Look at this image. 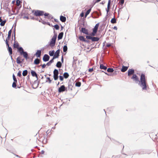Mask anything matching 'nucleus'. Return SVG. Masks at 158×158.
Here are the masks:
<instances>
[{
  "label": "nucleus",
  "mask_w": 158,
  "mask_h": 158,
  "mask_svg": "<svg viewBox=\"0 0 158 158\" xmlns=\"http://www.w3.org/2000/svg\"><path fill=\"white\" fill-rule=\"evenodd\" d=\"M134 73L135 70L134 69H129L128 70L127 75L130 77L132 75L131 79L135 81L136 83L138 84L142 88L143 90H146L147 85L145 74L143 73L141 74L139 80L138 77Z\"/></svg>",
  "instance_id": "obj_1"
},
{
  "label": "nucleus",
  "mask_w": 158,
  "mask_h": 158,
  "mask_svg": "<svg viewBox=\"0 0 158 158\" xmlns=\"http://www.w3.org/2000/svg\"><path fill=\"white\" fill-rule=\"evenodd\" d=\"M44 12L43 10H36L35 11L34 15L36 16H43Z\"/></svg>",
  "instance_id": "obj_2"
},
{
  "label": "nucleus",
  "mask_w": 158,
  "mask_h": 158,
  "mask_svg": "<svg viewBox=\"0 0 158 158\" xmlns=\"http://www.w3.org/2000/svg\"><path fill=\"white\" fill-rule=\"evenodd\" d=\"M53 77L54 80L56 81L58 80L59 76V72L57 69H55L53 71Z\"/></svg>",
  "instance_id": "obj_3"
},
{
  "label": "nucleus",
  "mask_w": 158,
  "mask_h": 158,
  "mask_svg": "<svg viewBox=\"0 0 158 158\" xmlns=\"http://www.w3.org/2000/svg\"><path fill=\"white\" fill-rule=\"evenodd\" d=\"M56 40V39L52 37L50 41L48 42V45H50L51 48L53 47L55 45Z\"/></svg>",
  "instance_id": "obj_4"
},
{
  "label": "nucleus",
  "mask_w": 158,
  "mask_h": 158,
  "mask_svg": "<svg viewBox=\"0 0 158 158\" xmlns=\"http://www.w3.org/2000/svg\"><path fill=\"white\" fill-rule=\"evenodd\" d=\"M6 43V45L8 47L7 49L9 52L10 55H11L12 54V48L11 47L9 46V44L8 43V41L7 40H5Z\"/></svg>",
  "instance_id": "obj_5"
},
{
  "label": "nucleus",
  "mask_w": 158,
  "mask_h": 158,
  "mask_svg": "<svg viewBox=\"0 0 158 158\" xmlns=\"http://www.w3.org/2000/svg\"><path fill=\"white\" fill-rule=\"evenodd\" d=\"M65 91H67L66 88L64 85H61L58 89V91L60 93L63 92Z\"/></svg>",
  "instance_id": "obj_6"
},
{
  "label": "nucleus",
  "mask_w": 158,
  "mask_h": 158,
  "mask_svg": "<svg viewBox=\"0 0 158 158\" xmlns=\"http://www.w3.org/2000/svg\"><path fill=\"white\" fill-rule=\"evenodd\" d=\"M50 59V56L47 54L44 55L43 58V60L44 62H47Z\"/></svg>",
  "instance_id": "obj_7"
},
{
  "label": "nucleus",
  "mask_w": 158,
  "mask_h": 158,
  "mask_svg": "<svg viewBox=\"0 0 158 158\" xmlns=\"http://www.w3.org/2000/svg\"><path fill=\"white\" fill-rule=\"evenodd\" d=\"M101 15V13H99L97 11H95L94 13V15L93 16V17L94 18H98L100 15Z\"/></svg>",
  "instance_id": "obj_8"
},
{
  "label": "nucleus",
  "mask_w": 158,
  "mask_h": 158,
  "mask_svg": "<svg viewBox=\"0 0 158 158\" xmlns=\"http://www.w3.org/2000/svg\"><path fill=\"white\" fill-rule=\"evenodd\" d=\"M111 0H108V4H107V9H106V16H108V12H109V10L110 8Z\"/></svg>",
  "instance_id": "obj_9"
},
{
  "label": "nucleus",
  "mask_w": 158,
  "mask_h": 158,
  "mask_svg": "<svg viewBox=\"0 0 158 158\" xmlns=\"http://www.w3.org/2000/svg\"><path fill=\"white\" fill-rule=\"evenodd\" d=\"M60 53V49H59L56 51L55 53H54V55L53 56V57L55 59L58 58L59 56Z\"/></svg>",
  "instance_id": "obj_10"
},
{
  "label": "nucleus",
  "mask_w": 158,
  "mask_h": 158,
  "mask_svg": "<svg viewBox=\"0 0 158 158\" xmlns=\"http://www.w3.org/2000/svg\"><path fill=\"white\" fill-rule=\"evenodd\" d=\"M73 87V86L72 85V83L71 82H69L68 83V86L66 87L67 91L68 90H72Z\"/></svg>",
  "instance_id": "obj_11"
},
{
  "label": "nucleus",
  "mask_w": 158,
  "mask_h": 158,
  "mask_svg": "<svg viewBox=\"0 0 158 158\" xmlns=\"http://www.w3.org/2000/svg\"><path fill=\"white\" fill-rule=\"evenodd\" d=\"M81 31L83 33L87 35H89V34L88 32V31L87 29L84 27H82L81 28Z\"/></svg>",
  "instance_id": "obj_12"
},
{
  "label": "nucleus",
  "mask_w": 158,
  "mask_h": 158,
  "mask_svg": "<svg viewBox=\"0 0 158 158\" xmlns=\"http://www.w3.org/2000/svg\"><path fill=\"white\" fill-rule=\"evenodd\" d=\"M21 55H23V57L25 58L26 60L29 58V57L28 56V53L27 52L24 51Z\"/></svg>",
  "instance_id": "obj_13"
},
{
  "label": "nucleus",
  "mask_w": 158,
  "mask_h": 158,
  "mask_svg": "<svg viewBox=\"0 0 158 158\" xmlns=\"http://www.w3.org/2000/svg\"><path fill=\"white\" fill-rule=\"evenodd\" d=\"M41 50H37L35 54V55L37 57H40L41 55Z\"/></svg>",
  "instance_id": "obj_14"
},
{
  "label": "nucleus",
  "mask_w": 158,
  "mask_h": 158,
  "mask_svg": "<svg viewBox=\"0 0 158 158\" xmlns=\"http://www.w3.org/2000/svg\"><path fill=\"white\" fill-rule=\"evenodd\" d=\"M13 28V27H12ZM12 29H10L8 32V36L7 37V38L6 39V40H7L8 41V40H9L10 38L11 37V33H12Z\"/></svg>",
  "instance_id": "obj_15"
},
{
  "label": "nucleus",
  "mask_w": 158,
  "mask_h": 158,
  "mask_svg": "<svg viewBox=\"0 0 158 158\" xmlns=\"http://www.w3.org/2000/svg\"><path fill=\"white\" fill-rule=\"evenodd\" d=\"M128 68V67L123 65L122 69H121V71L123 72H124L127 70Z\"/></svg>",
  "instance_id": "obj_16"
},
{
  "label": "nucleus",
  "mask_w": 158,
  "mask_h": 158,
  "mask_svg": "<svg viewBox=\"0 0 158 158\" xmlns=\"http://www.w3.org/2000/svg\"><path fill=\"white\" fill-rule=\"evenodd\" d=\"M64 33L63 32H61L59 33L58 36V40L61 39L63 37Z\"/></svg>",
  "instance_id": "obj_17"
},
{
  "label": "nucleus",
  "mask_w": 158,
  "mask_h": 158,
  "mask_svg": "<svg viewBox=\"0 0 158 158\" xmlns=\"http://www.w3.org/2000/svg\"><path fill=\"white\" fill-rule=\"evenodd\" d=\"M60 20L62 22H64L66 21V18L65 16L61 15L60 17Z\"/></svg>",
  "instance_id": "obj_18"
},
{
  "label": "nucleus",
  "mask_w": 158,
  "mask_h": 158,
  "mask_svg": "<svg viewBox=\"0 0 158 158\" xmlns=\"http://www.w3.org/2000/svg\"><path fill=\"white\" fill-rule=\"evenodd\" d=\"M99 40V38L98 37H92L91 39L92 41L93 42L98 41Z\"/></svg>",
  "instance_id": "obj_19"
},
{
  "label": "nucleus",
  "mask_w": 158,
  "mask_h": 158,
  "mask_svg": "<svg viewBox=\"0 0 158 158\" xmlns=\"http://www.w3.org/2000/svg\"><path fill=\"white\" fill-rule=\"evenodd\" d=\"M18 51L21 55L24 51L23 48L22 47H19L18 48Z\"/></svg>",
  "instance_id": "obj_20"
},
{
  "label": "nucleus",
  "mask_w": 158,
  "mask_h": 158,
  "mask_svg": "<svg viewBox=\"0 0 158 158\" xmlns=\"http://www.w3.org/2000/svg\"><path fill=\"white\" fill-rule=\"evenodd\" d=\"M40 60L37 58L35 59L34 62V64H38L40 63Z\"/></svg>",
  "instance_id": "obj_21"
},
{
  "label": "nucleus",
  "mask_w": 158,
  "mask_h": 158,
  "mask_svg": "<svg viewBox=\"0 0 158 158\" xmlns=\"http://www.w3.org/2000/svg\"><path fill=\"white\" fill-rule=\"evenodd\" d=\"M99 23H97L96 24L95 27H94L93 28V30H94V32L95 31L97 32L98 28V26H99Z\"/></svg>",
  "instance_id": "obj_22"
},
{
  "label": "nucleus",
  "mask_w": 158,
  "mask_h": 158,
  "mask_svg": "<svg viewBox=\"0 0 158 158\" xmlns=\"http://www.w3.org/2000/svg\"><path fill=\"white\" fill-rule=\"evenodd\" d=\"M31 73L32 76H33V77H37V73L35 71L33 70H31Z\"/></svg>",
  "instance_id": "obj_23"
},
{
  "label": "nucleus",
  "mask_w": 158,
  "mask_h": 158,
  "mask_svg": "<svg viewBox=\"0 0 158 158\" xmlns=\"http://www.w3.org/2000/svg\"><path fill=\"white\" fill-rule=\"evenodd\" d=\"M100 68L101 69H103L104 70H106L107 69V67L106 66H104L102 64H100Z\"/></svg>",
  "instance_id": "obj_24"
},
{
  "label": "nucleus",
  "mask_w": 158,
  "mask_h": 158,
  "mask_svg": "<svg viewBox=\"0 0 158 158\" xmlns=\"http://www.w3.org/2000/svg\"><path fill=\"white\" fill-rule=\"evenodd\" d=\"M6 20H2V19H1V26H3L5 24V23H6Z\"/></svg>",
  "instance_id": "obj_25"
},
{
  "label": "nucleus",
  "mask_w": 158,
  "mask_h": 158,
  "mask_svg": "<svg viewBox=\"0 0 158 158\" xmlns=\"http://www.w3.org/2000/svg\"><path fill=\"white\" fill-rule=\"evenodd\" d=\"M62 65V64L61 62L60 61H59L57 63L56 66L57 68H60L61 67Z\"/></svg>",
  "instance_id": "obj_26"
},
{
  "label": "nucleus",
  "mask_w": 158,
  "mask_h": 158,
  "mask_svg": "<svg viewBox=\"0 0 158 158\" xmlns=\"http://www.w3.org/2000/svg\"><path fill=\"white\" fill-rule=\"evenodd\" d=\"M73 63H72V66L73 67L74 64H76V61L77 60V58H76L75 57H73Z\"/></svg>",
  "instance_id": "obj_27"
},
{
  "label": "nucleus",
  "mask_w": 158,
  "mask_h": 158,
  "mask_svg": "<svg viewBox=\"0 0 158 158\" xmlns=\"http://www.w3.org/2000/svg\"><path fill=\"white\" fill-rule=\"evenodd\" d=\"M91 9L90 8L89 9L85 12V18L90 13L91 10Z\"/></svg>",
  "instance_id": "obj_28"
},
{
  "label": "nucleus",
  "mask_w": 158,
  "mask_h": 158,
  "mask_svg": "<svg viewBox=\"0 0 158 158\" xmlns=\"http://www.w3.org/2000/svg\"><path fill=\"white\" fill-rule=\"evenodd\" d=\"M63 76L64 78L66 79V78H67L69 77V75L68 73L65 72L64 73Z\"/></svg>",
  "instance_id": "obj_29"
},
{
  "label": "nucleus",
  "mask_w": 158,
  "mask_h": 158,
  "mask_svg": "<svg viewBox=\"0 0 158 158\" xmlns=\"http://www.w3.org/2000/svg\"><path fill=\"white\" fill-rule=\"evenodd\" d=\"M79 39L80 41H81L83 42H85V40L84 37L83 36H79Z\"/></svg>",
  "instance_id": "obj_30"
},
{
  "label": "nucleus",
  "mask_w": 158,
  "mask_h": 158,
  "mask_svg": "<svg viewBox=\"0 0 158 158\" xmlns=\"http://www.w3.org/2000/svg\"><path fill=\"white\" fill-rule=\"evenodd\" d=\"M20 57L19 56L16 59V62L18 64H20L22 62V61L20 60Z\"/></svg>",
  "instance_id": "obj_31"
},
{
  "label": "nucleus",
  "mask_w": 158,
  "mask_h": 158,
  "mask_svg": "<svg viewBox=\"0 0 158 158\" xmlns=\"http://www.w3.org/2000/svg\"><path fill=\"white\" fill-rule=\"evenodd\" d=\"M55 51L54 50H52V51H50L49 52V55L51 56H54V55Z\"/></svg>",
  "instance_id": "obj_32"
},
{
  "label": "nucleus",
  "mask_w": 158,
  "mask_h": 158,
  "mask_svg": "<svg viewBox=\"0 0 158 158\" xmlns=\"http://www.w3.org/2000/svg\"><path fill=\"white\" fill-rule=\"evenodd\" d=\"M13 46L14 48H18L19 47V44L18 42H17L15 43H14Z\"/></svg>",
  "instance_id": "obj_33"
},
{
  "label": "nucleus",
  "mask_w": 158,
  "mask_h": 158,
  "mask_svg": "<svg viewBox=\"0 0 158 158\" xmlns=\"http://www.w3.org/2000/svg\"><path fill=\"white\" fill-rule=\"evenodd\" d=\"M27 70H25L23 71V72L22 73V75L23 76H25L27 75Z\"/></svg>",
  "instance_id": "obj_34"
},
{
  "label": "nucleus",
  "mask_w": 158,
  "mask_h": 158,
  "mask_svg": "<svg viewBox=\"0 0 158 158\" xmlns=\"http://www.w3.org/2000/svg\"><path fill=\"white\" fill-rule=\"evenodd\" d=\"M111 23H116V19L114 17L111 20Z\"/></svg>",
  "instance_id": "obj_35"
},
{
  "label": "nucleus",
  "mask_w": 158,
  "mask_h": 158,
  "mask_svg": "<svg viewBox=\"0 0 158 158\" xmlns=\"http://www.w3.org/2000/svg\"><path fill=\"white\" fill-rule=\"evenodd\" d=\"M94 30H93V32L92 33H91L90 34H89V35H91L92 37V36H94L96 35V34L97 32L96 31H95L94 32Z\"/></svg>",
  "instance_id": "obj_36"
},
{
  "label": "nucleus",
  "mask_w": 158,
  "mask_h": 158,
  "mask_svg": "<svg viewBox=\"0 0 158 158\" xmlns=\"http://www.w3.org/2000/svg\"><path fill=\"white\" fill-rule=\"evenodd\" d=\"M67 49L68 48L67 46V44H66V45H64L63 47V52H66L67 51Z\"/></svg>",
  "instance_id": "obj_37"
},
{
  "label": "nucleus",
  "mask_w": 158,
  "mask_h": 158,
  "mask_svg": "<svg viewBox=\"0 0 158 158\" xmlns=\"http://www.w3.org/2000/svg\"><path fill=\"white\" fill-rule=\"evenodd\" d=\"M107 71L108 73H112L114 72V70L112 68H108Z\"/></svg>",
  "instance_id": "obj_38"
},
{
  "label": "nucleus",
  "mask_w": 158,
  "mask_h": 158,
  "mask_svg": "<svg viewBox=\"0 0 158 158\" xmlns=\"http://www.w3.org/2000/svg\"><path fill=\"white\" fill-rule=\"evenodd\" d=\"M52 26L56 30H59L60 28L59 26L57 24H56L53 26L52 25Z\"/></svg>",
  "instance_id": "obj_39"
},
{
  "label": "nucleus",
  "mask_w": 158,
  "mask_h": 158,
  "mask_svg": "<svg viewBox=\"0 0 158 158\" xmlns=\"http://www.w3.org/2000/svg\"><path fill=\"white\" fill-rule=\"evenodd\" d=\"M39 22L43 24H46V22L43 20L41 18H40V19L39 20Z\"/></svg>",
  "instance_id": "obj_40"
},
{
  "label": "nucleus",
  "mask_w": 158,
  "mask_h": 158,
  "mask_svg": "<svg viewBox=\"0 0 158 158\" xmlns=\"http://www.w3.org/2000/svg\"><path fill=\"white\" fill-rule=\"evenodd\" d=\"M17 82L14 81L12 85V87L14 88H16V83Z\"/></svg>",
  "instance_id": "obj_41"
},
{
  "label": "nucleus",
  "mask_w": 158,
  "mask_h": 158,
  "mask_svg": "<svg viewBox=\"0 0 158 158\" xmlns=\"http://www.w3.org/2000/svg\"><path fill=\"white\" fill-rule=\"evenodd\" d=\"M81 83L80 82H77L75 84V86L77 87H79L81 85Z\"/></svg>",
  "instance_id": "obj_42"
},
{
  "label": "nucleus",
  "mask_w": 158,
  "mask_h": 158,
  "mask_svg": "<svg viewBox=\"0 0 158 158\" xmlns=\"http://www.w3.org/2000/svg\"><path fill=\"white\" fill-rule=\"evenodd\" d=\"M46 78L48 80V81L46 80V82H48L49 83V84L51 83L52 82V80H51L50 77H47Z\"/></svg>",
  "instance_id": "obj_43"
},
{
  "label": "nucleus",
  "mask_w": 158,
  "mask_h": 158,
  "mask_svg": "<svg viewBox=\"0 0 158 158\" xmlns=\"http://www.w3.org/2000/svg\"><path fill=\"white\" fill-rule=\"evenodd\" d=\"M21 2V1L19 0H17L16 2V3L18 6H20V4Z\"/></svg>",
  "instance_id": "obj_44"
},
{
  "label": "nucleus",
  "mask_w": 158,
  "mask_h": 158,
  "mask_svg": "<svg viewBox=\"0 0 158 158\" xmlns=\"http://www.w3.org/2000/svg\"><path fill=\"white\" fill-rule=\"evenodd\" d=\"M124 0H119V3L121 5H123L124 4Z\"/></svg>",
  "instance_id": "obj_45"
},
{
  "label": "nucleus",
  "mask_w": 158,
  "mask_h": 158,
  "mask_svg": "<svg viewBox=\"0 0 158 158\" xmlns=\"http://www.w3.org/2000/svg\"><path fill=\"white\" fill-rule=\"evenodd\" d=\"M13 78L14 80V81L15 82H17V79L15 77V75L13 74Z\"/></svg>",
  "instance_id": "obj_46"
},
{
  "label": "nucleus",
  "mask_w": 158,
  "mask_h": 158,
  "mask_svg": "<svg viewBox=\"0 0 158 158\" xmlns=\"http://www.w3.org/2000/svg\"><path fill=\"white\" fill-rule=\"evenodd\" d=\"M15 36V26L14 29L13 31L12 37H13V36ZM12 39H13V37H12Z\"/></svg>",
  "instance_id": "obj_47"
},
{
  "label": "nucleus",
  "mask_w": 158,
  "mask_h": 158,
  "mask_svg": "<svg viewBox=\"0 0 158 158\" xmlns=\"http://www.w3.org/2000/svg\"><path fill=\"white\" fill-rule=\"evenodd\" d=\"M59 77L60 80V81H63V80L64 78L63 76H61V75H60L59 76Z\"/></svg>",
  "instance_id": "obj_48"
},
{
  "label": "nucleus",
  "mask_w": 158,
  "mask_h": 158,
  "mask_svg": "<svg viewBox=\"0 0 158 158\" xmlns=\"http://www.w3.org/2000/svg\"><path fill=\"white\" fill-rule=\"evenodd\" d=\"M46 66V64H41V65H40L38 66V67H39L40 66H41L42 68L43 69H44V68Z\"/></svg>",
  "instance_id": "obj_49"
},
{
  "label": "nucleus",
  "mask_w": 158,
  "mask_h": 158,
  "mask_svg": "<svg viewBox=\"0 0 158 158\" xmlns=\"http://www.w3.org/2000/svg\"><path fill=\"white\" fill-rule=\"evenodd\" d=\"M53 16L49 14V15L48 16V19H53Z\"/></svg>",
  "instance_id": "obj_50"
},
{
  "label": "nucleus",
  "mask_w": 158,
  "mask_h": 158,
  "mask_svg": "<svg viewBox=\"0 0 158 158\" xmlns=\"http://www.w3.org/2000/svg\"><path fill=\"white\" fill-rule=\"evenodd\" d=\"M92 37L91 35H89L86 36V38L87 39L91 40Z\"/></svg>",
  "instance_id": "obj_51"
},
{
  "label": "nucleus",
  "mask_w": 158,
  "mask_h": 158,
  "mask_svg": "<svg viewBox=\"0 0 158 158\" xmlns=\"http://www.w3.org/2000/svg\"><path fill=\"white\" fill-rule=\"evenodd\" d=\"M17 76L20 77H21L22 76L21 72L20 71H19L17 73Z\"/></svg>",
  "instance_id": "obj_52"
},
{
  "label": "nucleus",
  "mask_w": 158,
  "mask_h": 158,
  "mask_svg": "<svg viewBox=\"0 0 158 158\" xmlns=\"http://www.w3.org/2000/svg\"><path fill=\"white\" fill-rule=\"evenodd\" d=\"M8 6L9 5L8 3L7 4L5 3L4 4V7H5L6 8H8Z\"/></svg>",
  "instance_id": "obj_53"
},
{
  "label": "nucleus",
  "mask_w": 158,
  "mask_h": 158,
  "mask_svg": "<svg viewBox=\"0 0 158 158\" xmlns=\"http://www.w3.org/2000/svg\"><path fill=\"white\" fill-rule=\"evenodd\" d=\"M55 59V58H54V57H53L49 61V62L52 64V63L53 62H54V59Z\"/></svg>",
  "instance_id": "obj_54"
},
{
  "label": "nucleus",
  "mask_w": 158,
  "mask_h": 158,
  "mask_svg": "<svg viewBox=\"0 0 158 158\" xmlns=\"http://www.w3.org/2000/svg\"><path fill=\"white\" fill-rule=\"evenodd\" d=\"M49 14L48 13H44V15L45 16V18H46V17L47 16H48V15H49Z\"/></svg>",
  "instance_id": "obj_55"
},
{
  "label": "nucleus",
  "mask_w": 158,
  "mask_h": 158,
  "mask_svg": "<svg viewBox=\"0 0 158 158\" xmlns=\"http://www.w3.org/2000/svg\"><path fill=\"white\" fill-rule=\"evenodd\" d=\"M57 36V33L54 34V35L52 37H53L54 38H54H55V39H56Z\"/></svg>",
  "instance_id": "obj_56"
},
{
  "label": "nucleus",
  "mask_w": 158,
  "mask_h": 158,
  "mask_svg": "<svg viewBox=\"0 0 158 158\" xmlns=\"http://www.w3.org/2000/svg\"><path fill=\"white\" fill-rule=\"evenodd\" d=\"M94 70V69L93 68L89 69V71L90 72H92Z\"/></svg>",
  "instance_id": "obj_57"
},
{
  "label": "nucleus",
  "mask_w": 158,
  "mask_h": 158,
  "mask_svg": "<svg viewBox=\"0 0 158 158\" xmlns=\"http://www.w3.org/2000/svg\"><path fill=\"white\" fill-rule=\"evenodd\" d=\"M51 64V63H50L49 61L46 64V65L48 66H50Z\"/></svg>",
  "instance_id": "obj_58"
},
{
  "label": "nucleus",
  "mask_w": 158,
  "mask_h": 158,
  "mask_svg": "<svg viewBox=\"0 0 158 158\" xmlns=\"http://www.w3.org/2000/svg\"><path fill=\"white\" fill-rule=\"evenodd\" d=\"M18 12H19V10H17V11H16V13H12V14H11V15H17L18 14Z\"/></svg>",
  "instance_id": "obj_59"
},
{
  "label": "nucleus",
  "mask_w": 158,
  "mask_h": 158,
  "mask_svg": "<svg viewBox=\"0 0 158 158\" xmlns=\"http://www.w3.org/2000/svg\"><path fill=\"white\" fill-rule=\"evenodd\" d=\"M111 46L110 44H107L106 45V46L107 47H109Z\"/></svg>",
  "instance_id": "obj_60"
},
{
  "label": "nucleus",
  "mask_w": 158,
  "mask_h": 158,
  "mask_svg": "<svg viewBox=\"0 0 158 158\" xmlns=\"http://www.w3.org/2000/svg\"><path fill=\"white\" fill-rule=\"evenodd\" d=\"M61 61L62 63H63L64 62V58H63V56H62V57H61Z\"/></svg>",
  "instance_id": "obj_61"
},
{
  "label": "nucleus",
  "mask_w": 158,
  "mask_h": 158,
  "mask_svg": "<svg viewBox=\"0 0 158 158\" xmlns=\"http://www.w3.org/2000/svg\"><path fill=\"white\" fill-rule=\"evenodd\" d=\"M23 19L26 18V19H29V17L28 16H24L23 17Z\"/></svg>",
  "instance_id": "obj_62"
},
{
  "label": "nucleus",
  "mask_w": 158,
  "mask_h": 158,
  "mask_svg": "<svg viewBox=\"0 0 158 158\" xmlns=\"http://www.w3.org/2000/svg\"><path fill=\"white\" fill-rule=\"evenodd\" d=\"M40 18H39L38 17L35 18V19L36 20L38 21H39V20L40 19Z\"/></svg>",
  "instance_id": "obj_63"
},
{
  "label": "nucleus",
  "mask_w": 158,
  "mask_h": 158,
  "mask_svg": "<svg viewBox=\"0 0 158 158\" xmlns=\"http://www.w3.org/2000/svg\"><path fill=\"white\" fill-rule=\"evenodd\" d=\"M84 15V14L82 12L81 14H80V16H81V17H83Z\"/></svg>",
  "instance_id": "obj_64"
}]
</instances>
